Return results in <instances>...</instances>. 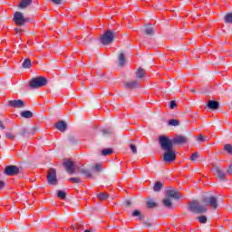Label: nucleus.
<instances>
[{"label":"nucleus","mask_w":232,"mask_h":232,"mask_svg":"<svg viewBox=\"0 0 232 232\" xmlns=\"http://www.w3.org/2000/svg\"><path fill=\"white\" fill-rule=\"evenodd\" d=\"M220 203H222V199H218V198L215 195L203 196L200 198V202H198V200L190 201L187 207V209L190 211V213L202 215L204 213H208V206L215 210L218 209Z\"/></svg>","instance_id":"nucleus-1"},{"label":"nucleus","mask_w":232,"mask_h":232,"mask_svg":"<svg viewBox=\"0 0 232 232\" xmlns=\"http://www.w3.org/2000/svg\"><path fill=\"white\" fill-rule=\"evenodd\" d=\"M159 142L161 150L166 151L163 155V161L173 162V160L177 159V155H175V151H173L172 143L169 141V138L160 136Z\"/></svg>","instance_id":"nucleus-2"},{"label":"nucleus","mask_w":232,"mask_h":232,"mask_svg":"<svg viewBox=\"0 0 232 232\" xmlns=\"http://www.w3.org/2000/svg\"><path fill=\"white\" fill-rule=\"evenodd\" d=\"M117 39V35H115V32L111 30H107L104 34L101 36V43L103 46H108V44H111L113 41Z\"/></svg>","instance_id":"nucleus-3"},{"label":"nucleus","mask_w":232,"mask_h":232,"mask_svg":"<svg viewBox=\"0 0 232 232\" xmlns=\"http://www.w3.org/2000/svg\"><path fill=\"white\" fill-rule=\"evenodd\" d=\"M13 21L18 26H24L26 23H30V18L24 17V14L19 11L14 14Z\"/></svg>","instance_id":"nucleus-4"},{"label":"nucleus","mask_w":232,"mask_h":232,"mask_svg":"<svg viewBox=\"0 0 232 232\" xmlns=\"http://www.w3.org/2000/svg\"><path fill=\"white\" fill-rule=\"evenodd\" d=\"M46 82L48 80L43 76H39L36 78H33L29 83L30 88H43V86H46Z\"/></svg>","instance_id":"nucleus-5"},{"label":"nucleus","mask_w":232,"mask_h":232,"mask_svg":"<svg viewBox=\"0 0 232 232\" xmlns=\"http://www.w3.org/2000/svg\"><path fill=\"white\" fill-rule=\"evenodd\" d=\"M20 169L15 165H9L5 168L4 173L7 177H14V175H19Z\"/></svg>","instance_id":"nucleus-6"},{"label":"nucleus","mask_w":232,"mask_h":232,"mask_svg":"<svg viewBox=\"0 0 232 232\" xmlns=\"http://www.w3.org/2000/svg\"><path fill=\"white\" fill-rule=\"evenodd\" d=\"M214 175L219 182L226 181V172L221 166L215 167L214 169Z\"/></svg>","instance_id":"nucleus-7"},{"label":"nucleus","mask_w":232,"mask_h":232,"mask_svg":"<svg viewBox=\"0 0 232 232\" xmlns=\"http://www.w3.org/2000/svg\"><path fill=\"white\" fill-rule=\"evenodd\" d=\"M47 182H49L51 186H57V171L55 169H51L48 171Z\"/></svg>","instance_id":"nucleus-8"},{"label":"nucleus","mask_w":232,"mask_h":232,"mask_svg":"<svg viewBox=\"0 0 232 232\" xmlns=\"http://www.w3.org/2000/svg\"><path fill=\"white\" fill-rule=\"evenodd\" d=\"M63 166L65 168V171L70 175H73L75 173V163H73V161L68 160L63 162Z\"/></svg>","instance_id":"nucleus-9"},{"label":"nucleus","mask_w":232,"mask_h":232,"mask_svg":"<svg viewBox=\"0 0 232 232\" xmlns=\"http://www.w3.org/2000/svg\"><path fill=\"white\" fill-rule=\"evenodd\" d=\"M169 142L172 144H186L188 142V138L186 136L179 135L174 137L172 140H169Z\"/></svg>","instance_id":"nucleus-10"},{"label":"nucleus","mask_w":232,"mask_h":232,"mask_svg":"<svg viewBox=\"0 0 232 232\" xmlns=\"http://www.w3.org/2000/svg\"><path fill=\"white\" fill-rule=\"evenodd\" d=\"M166 197L168 198H174L175 200H180V193H179V190L177 189L167 190Z\"/></svg>","instance_id":"nucleus-11"},{"label":"nucleus","mask_w":232,"mask_h":232,"mask_svg":"<svg viewBox=\"0 0 232 232\" xmlns=\"http://www.w3.org/2000/svg\"><path fill=\"white\" fill-rule=\"evenodd\" d=\"M54 128L58 130V131L64 133V131L68 130V125L66 124V121H61L54 125Z\"/></svg>","instance_id":"nucleus-12"},{"label":"nucleus","mask_w":232,"mask_h":232,"mask_svg":"<svg viewBox=\"0 0 232 232\" xmlns=\"http://www.w3.org/2000/svg\"><path fill=\"white\" fill-rule=\"evenodd\" d=\"M9 106H12V108H23L24 102L23 100H13L9 102Z\"/></svg>","instance_id":"nucleus-13"},{"label":"nucleus","mask_w":232,"mask_h":232,"mask_svg":"<svg viewBox=\"0 0 232 232\" xmlns=\"http://www.w3.org/2000/svg\"><path fill=\"white\" fill-rule=\"evenodd\" d=\"M140 83L137 81H130L127 82L124 85V88H127L128 90H135V88H139Z\"/></svg>","instance_id":"nucleus-14"},{"label":"nucleus","mask_w":232,"mask_h":232,"mask_svg":"<svg viewBox=\"0 0 232 232\" xmlns=\"http://www.w3.org/2000/svg\"><path fill=\"white\" fill-rule=\"evenodd\" d=\"M157 30L151 25H146L143 29L145 35H155Z\"/></svg>","instance_id":"nucleus-15"},{"label":"nucleus","mask_w":232,"mask_h":232,"mask_svg":"<svg viewBox=\"0 0 232 232\" xmlns=\"http://www.w3.org/2000/svg\"><path fill=\"white\" fill-rule=\"evenodd\" d=\"M147 208L148 209H155V208H159V203L153 200L151 198H147Z\"/></svg>","instance_id":"nucleus-16"},{"label":"nucleus","mask_w":232,"mask_h":232,"mask_svg":"<svg viewBox=\"0 0 232 232\" xmlns=\"http://www.w3.org/2000/svg\"><path fill=\"white\" fill-rule=\"evenodd\" d=\"M161 202L164 208H167L168 209H173V201H171V198H165Z\"/></svg>","instance_id":"nucleus-17"},{"label":"nucleus","mask_w":232,"mask_h":232,"mask_svg":"<svg viewBox=\"0 0 232 232\" xmlns=\"http://www.w3.org/2000/svg\"><path fill=\"white\" fill-rule=\"evenodd\" d=\"M32 3H34V0H22L18 5V8H28Z\"/></svg>","instance_id":"nucleus-18"},{"label":"nucleus","mask_w":232,"mask_h":232,"mask_svg":"<svg viewBox=\"0 0 232 232\" xmlns=\"http://www.w3.org/2000/svg\"><path fill=\"white\" fill-rule=\"evenodd\" d=\"M79 173H81L82 175H84L86 179H92V177H93V174L88 169H80Z\"/></svg>","instance_id":"nucleus-19"},{"label":"nucleus","mask_w":232,"mask_h":232,"mask_svg":"<svg viewBox=\"0 0 232 232\" xmlns=\"http://www.w3.org/2000/svg\"><path fill=\"white\" fill-rule=\"evenodd\" d=\"M218 102L217 101H209L207 104L209 110H218Z\"/></svg>","instance_id":"nucleus-20"},{"label":"nucleus","mask_w":232,"mask_h":232,"mask_svg":"<svg viewBox=\"0 0 232 232\" xmlns=\"http://www.w3.org/2000/svg\"><path fill=\"white\" fill-rule=\"evenodd\" d=\"M119 60V66L121 68L124 67V64H126V57L124 56V53H121L118 57Z\"/></svg>","instance_id":"nucleus-21"},{"label":"nucleus","mask_w":232,"mask_h":232,"mask_svg":"<svg viewBox=\"0 0 232 232\" xmlns=\"http://www.w3.org/2000/svg\"><path fill=\"white\" fill-rule=\"evenodd\" d=\"M162 188H164V183L156 181L153 186V191H155L156 193H159V191H160V189H162Z\"/></svg>","instance_id":"nucleus-22"},{"label":"nucleus","mask_w":232,"mask_h":232,"mask_svg":"<svg viewBox=\"0 0 232 232\" xmlns=\"http://www.w3.org/2000/svg\"><path fill=\"white\" fill-rule=\"evenodd\" d=\"M132 217H138L139 220H144V215L139 209L132 211Z\"/></svg>","instance_id":"nucleus-23"},{"label":"nucleus","mask_w":232,"mask_h":232,"mask_svg":"<svg viewBox=\"0 0 232 232\" xmlns=\"http://www.w3.org/2000/svg\"><path fill=\"white\" fill-rule=\"evenodd\" d=\"M22 66L25 70H28V69L32 68V60H30L29 58L25 59L24 61V63H22Z\"/></svg>","instance_id":"nucleus-24"},{"label":"nucleus","mask_w":232,"mask_h":232,"mask_svg":"<svg viewBox=\"0 0 232 232\" xmlns=\"http://www.w3.org/2000/svg\"><path fill=\"white\" fill-rule=\"evenodd\" d=\"M21 117L24 119H32V117H34V113L30 111H24L21 112Z\"/></svg>","instance_id":"nucleus-25"},{"label":"nucleus","mask_w":232,"mask_h":232,"mask_svg":"<svg viewBox=\"0 0 232 232\" xmlns=\"http://www.w3.org/2000/svg\"><path fill=\"white\" fill-rule=\"evenodd\" d=\"M56 196L58 198H61V200H66V192L63 190H57Z\"/></svg>","instance_id":"nucleus-26"},{"label":"nucleus","mask_w":232,"mask_h":232,"mask_svg":"<svg viewBox=\"0 0 232 232\" xmlns=\"http://www.w3.org/2000/svg\"><path fill=\"white\" fill-rule=\"evenodd\" d=\"M97 198H99V200H107V198H110V195L106 192H102L97 195Z\"/></svg>","instance_id":"nucleus-27"},{"label":"nucleus","mask_w":232,"mask_h":232,"mask_svg":"<svg viewBox=\"0 0 232 232\" xmlns=\"http://www.w3.org/2000/svg\"><path fill=\"white\" fill-rule=\"evenodd\" d=\"M224 21H225V23H227V24H232V13H227V14L224 16Z\"/></svg>","instance_id":"nucleus-28"},{"label":"nucleus","mask_w":232,"mask_h":232,"mask_svg":"<svg viewBox=\"0 0 232 232\" xmlns=\"http://www.w3.org/2000/svg\"><path fill=\"white\" fill-rule=\"evenodd\" d=\"M28 133H32V130L24 128V129L20 130V131L18 132V135H20V137H24V135H26Z\"/></svg>","instance_id":"nucleus-29"},{"label":"nucleus","mask_w":232,"mask_h":232,"mask_svg":"<svg viewBox=\"0 0 232 232\" xmlns=\"http://www.w3.org/2000/svg\"><path fill=\"white\" fill-rule=\"evenodd\" d=\"M26 155H28V149H25L22 152L18 153V157H20V159H23L24 160H26V159H28V157H26Z\"/></svg>","instance_id":"nucleus-30"},{"label":"nucleus","mask_w":232,"mask_h":232,"mask_svg":"<svg viewBox=\"0 0 232 232\" xmlns=\"http://www.w3.org/2000/svg\"><path fill=\"white\" fill-rule=\"evenodd\" d=\"M136 77L137 79H142L144 77V69L139 68L136 72Z\"/></svg>","instance_id":"nucleus-31"},{"label":"nucleus","mask_w":232,"mask_h":232,"mask_svg":"<svg viewBox=\"0 0 232 232\" xmlns=\"http://www.w3.org/2000/svg\"><path fill=\"white\" fill-rule=\"evenodd\" d=\"M169 126H175V127L180 126V121H179V120H175V119L169 120Z\"/></svg>","instance_id":"nucleus-32"},{"label":"nucleus","mask_w":232,"mask_h":232,"mask_svg":"<svg viewBox=\"0 0 232 232\" xmlns=\"http://www.w3.org/2000/svg\"><path fill=\"white\" fill-rule=\"evenodd\" d=\"M197 219L198 222H200V224H208V217L206 216L198 217Z\"/></svg>","instance_id":"nucleus-33"},{"label":"nucleus","mask_w":232,"mask_h":232,"mask_svg":"<svg viewBox=\"0 0 232 232\" xmlns=\"http://www.w3.org/2000/svg\"><path fill=\"white\" fill-rule=\"evenodd\" d=\"M111 153H113V150L110 148L105 149L102 151V155H103L104 157H106L107 155H111Z\"/></svg>","instance_id":"nucleus-34"},{"label":"nucleus","mask_w":232,"mask_h":232,"mask_svg":"<svg viewBox=\"0 0 232 232\" xmlns=\"http://www.w3.org/2000/svg\"><path fill=\"white\" fill-rule=\"evenodd\" d=\"M70 182H72L73 184H82V180H81L79 178H70Z\"/></svg>","instance_id":"nucleus-35"},{"label":"nucleus","mask_w":232,"mask_h":232,"mask_svg":"<svg viewBox=\"0 0 232 232\" xmlns=\"http://www.w3.org/2000/svg\"><path fill=\"white\" fill-rule=\"evenodd\" d=\"M225 151L228 153L229 155H232V145L231 144H226L224 147Z\"/></svg>","instance_id":"nucleus-36"},{"label":"nucleus","mask_w":232,"mask_h":232,"mask_svg":"<svg viewBox=\"0 0 232 232\" xmlns=\"http://www.w3.org/2000/svg\"><path fill=\"white\" fill-rule=\"evenodd\" d=\"M15 134L12 133V132H6L5 133V139H9L10 140H14V139H15Z\"/></svg>","instance_id":"nucleus-37"},{"label":"nucleus","mask_w":232,"mask_h":232,"mask_svg":"<svg viewBox=\"0 0 232 232\" xmlns=\"http://www.w3.org/2000/svg\"><path fill=\"white\" fill-rule=\"evenodd\" d=\"M92 169H95L96 171H101V169H102V165L101 163H98L92 167Z\"/></svg>","instance_id":"nucleus-38"},{"label":"nucleus","mask_w":232,"mask_h":232,"mask_svg":"<svg viewBox=\"0 0 232 232\" xmlns=\"http://www.w3.org/2000/svg\"><path fill=\"white\" fill-rule=\"evenodd\" d=\"M130 148L132 153H134V155H137V146H135V144H130Z\"/></svg>","instance_id":"nucleus-39"},{"label":"nucleus","mask_w":232,"mask_h":232,"mask_svg":"<svg viewBox=\"0 0 232 232\" xmlns=\"http://www.w3.org/2000/svg\"><path fill=\"white\" fill-rule=\"evenodd\" d=\"M175 108H177V102L176 101H171L170 105H169V109L170 110H175Z\"/></svg>","instance_id":"nucleus-40"},{"label":"nucleus","mask_w":232,"mask_h":232,"mask_svg":"<svg viewBox=\"0 0 232 232\" xmlns=\"http://www.w3.org/2000/svg\"><path fill=\"white\" fill-rule=\"evenodd\" d=\"M206 139H208L206 136H204V135H199V136L198 137V142H205V141H206Z\"/></svg>","instance_id":"nucleus-41"},{"label":"nucleus","mask_w":232,"mask_h":232,"mask_svg":"<svg viewBox=\"0 0 232 232\" xmlns=\"http://www.w3.org/2000/svg\"><path fill=\"white\" fill-rule=\"evenodd\" d=\"M69 141L71 144H77V139H75L73 136H69Z\"/></svg>","instance_id":"nucleus-42"},{"label":"nucleus","mask_w":232,"mask_h":232,"mask_svg":"<svg viewBox=\"0 0 232 232\" xmlns=\"http://www.w3.org/2000/svg\"><path fill=\"white\" fill-rule=\"evenodd\" d=\"M197 159H198V152H194L190 157V160H197Z\"/></svg>","instance_id":"nucleus-43"},{"label":"nucleus","mask_w":232,"mask_h":232,"mask_svg":"<svg viewBox=\"0 0 232 232\" xmlns=\"http://www.w3.org/2000/svg\"><path fill=\"white\" fill-rule=\"evenodd\" d=\"M123 204H124L125 208H131V200L126 199V200H124Z\"/></svg>","instance_id":"nucleus-44"},{"label":"nucleus","mask_w":232,"mask_h":232,"mask_svg":"<svg viewBox=\"0 0 232 232\" xmlns=\"http://www.w3.org/2000/svg\"><path fill=\"white\" fill-rule=\"evenodd\" d=\"M53 5H63V0H49Z\"/></svg>","instance_id":"nucleus-45"},{"label":"nucleus","mask_w":232,"mask_h":232,"mask_svg":"<svg viewBox=\"0 0 232 232\" xmlns=\"http://www.w3.org/2000/svg\"><path fill=\"white\" fill-rule=\"evenodd\" d=\"M227 173H228V175H232V164H230V165L227 168Z\"/></svg>","instance_id":"nucleus-46"},{"label":"nucleus","mask_w":232,"mask_h":232,"mask_svg":"<svg viewBox=\"0 0 232 232\" xmlns=\"http://www.w3.org/2000/svg\"><path fill=\"white\" fill-rule=\"evenodd\" d=\"M5 186H6V183H5L3 180H0V189H3Z\"/></svg>","instance_id":"nucleus-47"},{"label":"nucleus","mask_w":232,"mask_h":232,"mask_svg":"<svg viewBox=\"0 0 232 232\" xmlns=\"http://www.w3.org/2000/svg\"><path fill=\"white\" fill-rule=\"evenodd\" d=\"M0 129L1 130H6V127L5 126V124L3 123V121L0 120Z\"/></svg>","instance_id":"nucleus-48"},{"label":"nucleus","mask_w":232,"mask_h":232,"mask_svg":"<svg viewBox=\"0 0 232 232\" xmlns=\"http://www.w3.org/2000/svg\"><path fill=\"white\" fill-rule=\"evenodd\" d=\"M102 133H103L104 137H106V135L111 134V132L110 130H102Z\"/></svg>","instance_id":"nucleus-49"},{"label":"nucleus","mask_w":232,"mask_h":232,"mask_svg":"<svg viewBox=\"0 0 232 232\" xmlns=\"http://www.w3.org/2000/svg\"><path fill=\"white\" fill-rule=\"evenodd\" d=\"M16 34H19V28H14Z\"/></svg>","instance_id":"nucleus-50"},{"label":"nucleus","mask_w":232,"mask_h":232,"mask_svg":"<svg viewBox=\"0 0 232 232\" xmlns=\"http://www.w3.org/2000/svg\"><path fill=\"white\" fill-rule=\"evenodd\" d=\"M145 226H150V223H148V222H145Z\"/></svg>","instance_id":"nucleus-51"},{"label":"nucleus","mask_w":232,"mask_h":232,"mask_svg":"<svg viewBox=\"0 0 232 232\" xmlns=\"http://www.w3.org/2000/svg\"><path fill=\"white\" fill-rule=\"evenodd\" d=\"M83 232H92V231H90V230H84Z\"/></svg>","instance_id":"nucleus-52"},{"label":"nucleus","mask_w":232,"mask_h":232,"mask_svg":"<svg viewBox=\"0 0 232 232\" xmlns=\"http://www.w3.org/2000/svg\"><path fill=\"white\" fill-rule=\"evenodd\" d=\"M191 92H192L193 93H195V90H191Z\"/></svg>","instance_id":"nucleus-53"}]
</instances>
